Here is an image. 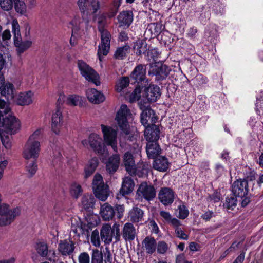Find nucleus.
Wrapping results in <instances>:
<instances>
[{"instance_id": "1", "label": "nucleus", "mask_w": 263, "mask_h": 263, "mask_svg": "<svg viewBox=\"0 0 263 263\" xmlns=\"http://www.w3.org/2000/svg\"><path fill=\"white\" fill-rule=\"evenodd\" d=\"M130 115V111L127 106L122 104L117 114L116 120L120 129L125 135V139L129 141L134 142L136 140L137 135L130 132L127 118Z\"/></svg>"}, {"instance_id": "2", "label": "nucleus", "mask_w": 263, "mask_h": 263, "mask_svg": "<svg viewBox=\"0 0 263 263\" xmlns=\"http://www.w3.org/2000/svg\"><path fill=\"white\" fill-rule=\"evenodd\" d=\"M83 20L87 25L91 15L100 9L99 0H78L77 3Z\"/></svg>"}, {"instance_id": "3", "label": "nucleus", "mask_w": 263, "mask_h": 263, "mask_svg": "<svg viewBox=\"0 0 263 263\" xmlns=\"http://www.w3.org/2000/svg\"><path fill=\"white\" fill-rule=\"evenodd\" d=\"M12 31L14 35V44L17 48V51L20 54L28 49L32 44V42L26 40L22 41L19 24L16 20L12 22Z\"/></svg>"}, {"instance_id": "4", "label": "nucleus", "mask_w": 263, "mask_h": 263, "mask_svg": "<svg viewBox=\"0 0 263 263\" xmlns=\"http://www.w3.org/2000/svg\"><path fill=\"white\" fill-rule=\"evenodd\" d=\"M92 187L96 197L99 200L104 201L109 196L108 187L105 185L103 178L99 174H96L94 176Z\"/></svg>"}, {"instance_id": "5", "label": "nucleus", "mask_w": 263, "mask_h": 263, "mask_svg": "<svg viewBox=\"0 0 263 263\" xmlns=\"http://www.w3.org/2000/svg\"><path fill=\"white\" fill-rule=\"evenodd\" d=\"M146 65L138 64L134 69L130 75L131 84H138L140 86H146L149 80L146 77Z\"/></svg>"}, {"instance_id": "6", "label": "nucleus", "mask_w": 263, "mask_h": 263, "mask_svg": "<svg viewBox=\"0 0 263 263\" xmlns=\"http://www.w3.org/2000/svg\"><path fill=\"white\" fill-rule=\"evenodd\" d=\"M98 31L100 33L101 43L98 47L97 54L101 61V56H106L109 52L111 35L107 30L100 26L98 27Z\"/></svg>"}, {"instance_id": "7", "label": "nucleus", "mask_w": 263, "mask_h": 263, "mask_svg": "<svg viewBox=\"0 0 263 263\" xmlns=\"http://www.w3.org/2000/svg\"><path fill=\"white\" fill-rule=\"evenodd\" d=\"M78 67L81 74L85 79L98 86L100 84L99 76L97 72L86 63L82 60L78 61Z\"/></svg>"}, {"instance_id": "8", "label": "nucleus", "mask_w": 263, "mask_h": 263, "mask_svg": "<svg viewBox=\"0 0 263 263\" xmlns=\"http://www.w3.org/2000/svg\"><path fill=\"white\" fill-rule=\"evenodd\" d=\"M20 213V209L17 207L9 210L8 205L5 203L0 204V225L10 224Z\"/></svg>"}, {"instance_id": "9", "label": "nucleus", "mask_w": 263, "mask_h": 263, "mask_svg": "<svg viewBox=\"0 0 263 263\" xmlns=\"http://www.w3.org/2000/svg\"><path fill=\"white\" fill-rule=\"evenodd\" d=\"M101 127L104 142L107 145L111 146L114 151L117 152L118 150L117 131L112 127L103 124H101Z\"/></svg>"}, {"instance_id": "10", "label": "nucleus", "mask_w": 263, "mask_h": 263, "mask_svg": "<svg viewBox=\"0 0 263 263\" xmlns=\"http://www.w3.org/2000/svg\"><path fill=\"white\" fill-rule=\"evenodd\" d=\"M40 141L27 140L24 145L23 155L26 159L38 158L41 150Z\"/></svg>"}, {"instance_id": "11", "label": "nucleus", "mask_w": 263, "mask_h": 263, "mask_svg": "<svg viewBox=\"0 0 263 263\" xmlns=\"http://www.w3.org/2000/svg\"><path fill=\"white\" fill-rule=\"evenodd\" d=\"M137 195L141 199H144L147 201H151L155 198L156 191L152 184H148L146 182H142L139 185Z\"/></svg>"}, {"instance_id": "12", "label": "nucleus", "mask_w": 263, "mask_h": 263, "mask_svg": "<svg viewBox=\"0 0 263 263\" xmlns=\"http://www.w3.org/2000/svg\"><path fill=\"white\" fill-rule=\"evenodd\" d=\"M170 70L171 69L166 65H155L148 71V74L149 76H155L156 77L155 81L157 83H160L167 77Z\"/></svg>"}, {"instance_id": "13", "label": "nucleus", "mask_w": 263, "mask_h": 263, "mask_svg": "<svg viewBox=\"0 0 263 263\" xmlns=\"http://www.w3.org/2000/svg\"><path fill=\"white\" fill-rule=\"evenodd\" d=\"M88 142L90 147L95 152L99 154H103L104 151V145L102 143V138L96 134H91L89 135L88 140H84L82 143L85 145Z\"/></svg>"}, {"instance_id": "14", "label": "nucleus", "mask_w": 263, "mask_h": 263, "mask_svg": "<svg viewBox=\"0 0 263 263\" xmlns=\"http://www.w3.org/2000/svg\"><path fill=\"white\" fill-rule=\"evenodd\" d=\"M157 119L154 111L149 107L143 109L140 115V121L144 127L155 124Z\"/></svg>"}, {"instance_id": "15", "label": "nucleus", "mask_w": 263, "mask_h": 263, "mask_svg": "<svg viewBox=\"0 0 263 263\" xmlns=\"http://www.w3.org/2000/svg\"><path fill=\"white\" fill-rule=\"evenodd\" d=\"M0 92L8 101L14 99V87L11 83H5L4 78H0Z\"/></svg>"}, {"instance_id": "16", "label": "nucleus", "mask_w": 263, "mask_h": 263, "mask_svg": "<svg viewBox=\"0 0 263 263\" xmlns=\"http://www.w3.org/2000/svg\"><path fill=\"white\" fill-rule=\"evenodd\" d=\"M175 193L170 187H162L158 193V199L164 205H171L174 201Z\"/></svg>"}, {"instance_id": "17", "label": "nucleus", "mask_w": 263, "mask_h": 263, "mask_svg": "<svg viewBox=\"0 0 263 263\" xmlns=\"http://www.w3.org/2000/svg\"><path fill=\"white\" fill-rule=\"evenodd\" d=\"M231 191L236 197H242L248 193V182L245 179H240L235 181Z\"/></svg>"}, {"instance_id": "18", "label": "nucleus", "mask_w": 263, "mask_h": 263, "mask_svg": "<svg viewBox=\"0 0 263 263\" xmlns=\"http://www.w3.org/2000/svg\"><path fill=\"white\" fill-rule=\"evenodd\" d=\"M63 117L61 108L57 105L55 112H53L51 117V128L52 131L56 134H59L60 129L62 126Z\"/></svg>"}, {"instance_id": "19", "label": "nucleus", "mask_w": 263, "mask_h": 263, "mask_svg": "<svg viewBox=\"0 0 263 263\" xmlns=\"http://www.w3.org/2000/svg\"><path fill=\"white\" fill-rule=\"evenodd\" d=\"M75 249L74 243L70 239L60 240L58 250L63 256H70L72 254Z\"/></svg>"}, {"instance_id": "20", "label": "nucleus", "mask_w": 263, "mask_h": 263, "mask_svg": "<svg viewBox=\"0 0 263 263\" xmlns=\"http://www.w3.org/2000/svg\"><path fill=\"white\" fill-rule=\"evenodd\" d=\"M158 126L154 124L145 127L144 136L147 142H157L160 137Z\"/></svg>"}, {"instance_id": "21", "label": "nucleus", "mask_w": 263, "mask_h": 263, "mask_svg": "<svg viewBox=\"0 0 263 263\" xmlns=\"http://www.w3.org/2000/svg\"><path fill=\"white\" fill-rule=\"evenodd\" d=\"M144 92L145 97L149 102H154L161 96V91L158 86L150 84L148 87H145Z\"/></svg>"}, {"instance_id": "22", "label": "nucleus", "mask_w": 263, "mask_h": 263, "mask_svg": "<svg viewBox=\"0 0 263 263\" xmlns=\"http://www.w3.org/2000/svg\"><path fill=\"white\" fill-rule=\"evenodd\" d=\"M120 163V157L119 154H114L109 157L106 163V170L110 174L116 172Z\"/></svg>"}, {"instance_id": "23", "label": "nucleus", "mask_w": 263, "mask_h": 263, "mask_svg": "<svg viewBox=\"0 0 263 263\" xmlns=\"http://www.w3.org/2000/svg\"><path fill=\"white\" fill-rule=\"evenodd\" d=\"M134 185V182L130 177H125L122 181V186L117 198H119V196H125L129 194L133 191Z\"/></svg>"}, {"instance_id": "24", "label": "nucleus", "mask_w": 263, "mask_h": 263, "mask_svg": "<svg viewBox=\"0 0 263 263\" xmlns=\"http://www.w3.org/2000/svg\"><path fill=\"white\" fill-rule=\"evenodd\" d=\"M136 236V231L133 224L127 222L124 224L122 230V237L126 241L134 240Z\"/></svg>"}, {"instance_id": "25", "label": "nucleus", "mask_w": 263, "mask_h": 263, "mask_svg": "<svg viewBox=\"0 0 263 263\" xmlns=\"http://www.w3.org/2000/svg\"><path fill=\"white\" fill-rule=\"evenodd\" d=\"M33 93L31 91L20 93L14 98V101L17 105H28L32 103Z\"/></svg>"}, {"instance_id": "26", "label": "nucleus", "mask_w": 263, "mask_h": 263, "mask_svg": "<svg viewBox=\"0 0 263 263\" xmlns=\"http://www.w3.org/2000/svg\"><path fill=\"white\" fill-rule=\"evenodd\" d=\"M115 213L114 208L108 203H105L101 205L100 214L103 220H112L115 216Z\"/></svg>"}, {"instance_id": "27", "label": "nucleus", "mask_w": 263, "mask_h": 263, "mask_svg": "<svg viewBox=\"0 0 263 263\" xmlns=\"http://www.w3.org/2000/svg\"><path fill=\"white\" fill-rule=\"evenodd\" d=\"M86 95L88 100L95 104H99L105 100V97L103 94L95 88L88 89L86 92Z\"/></svg>"}, {"instance_id": "28", "label": "nucleus", "mask_w": 263, "mask_h": 263, "mask_svg": "<svg viewBox=\"0 0 263 263\" xmlns=\"http://www.w3.org/2000/svg\"><path fill=\"white\" fill-rule=\"evenodd\" d=\"M146 153L148 158L155 159L159 156L161 149L157 142H148L146 148Z\"/></svg>"}, {"instance_id": "29", "label": "nucleus", "mask_w": 263, "mask_h": 263, "mask_svg": "<svg viewBox=\"0 0 263 263\" xmlns=\"http://www.w3.org/2000/svg\"><path fill=\"white\" fill-rule=\"evenodd\" d=\"M123 164L126 171L130 175L135 172L134 167L136 166L133 154L129 152H126L123 156Z\"/></svg>"}, {"instance_id": "30", "label": "nucleus", "mask_w": 263, "mask_h": 263, "mask_svg": "<svg viewBox=\"0 0 263 263\" xmlns=\"http://www.w3.org/2000/svg\"><path fill=\"white\" fill-rule=\"evenodd\" d=\"M142 247L147 254L154 253L157 248V242L152 237L147 236L142 242Z\"/></svg>"}, {"instance_id": "31", "label": "nucleus", "mask_w": 263, "mask_h": 263, "mask_svg": "<svg viewBox=\"0 0 263 263\" xmlns=\"http://www.w3.org/2000/svg\"><path fill=\"white\" fill-rule=\"evenodd\" d=\"M118 20L119 23L120 24V26H126L128 27L133 21V14L132 11L129 10L122 11L118 16Z\"/></svg>"}, {"instance_id": "32", "label": "nucleus", "mask_w": 263, "mask_h": 263, "mask_svg": "<svg viewBox=\"0 0 263 263\" xmlns=\"http://www.w3.org/2000/svg\"><path fill=\"white\" fill-rule=\"evenodd\" d=\"M144 212L137 206L133 207L129 212L128 218L133 223H138L143 220Z\"/></svg>"}, {"instance_id": "33", "label": "nucleus", "mask_w": 263, "mask_h": 263, "mask_svg": "<svg viewBox=\"0 0 263 263\" xmlns=\"http://www.w3.org/2000/svg\"><path fill=\"white\" fill-rule=\"evenodd\" d=\"M101 239L105 243H110L112 239V229L109 224L103 225L100 231Z\"/></svg>"}, {"instance_id": "34", "label": "nucleus", "mask_w": 263, "mask_h": 263, "mask_svg": "<svg viewBox=\"0 0 263 263\" xmlns=\"http://www.w3.org/2000/svg\"><path fill=\"white\" fill-rule=\"evenodd\" d=\"M135 172L131 173V176H137L139 177H143L147 175L148 173L149 166L147 163L143 162H139L134 167Z\"/></svg>"}, {"instance_id": "35", "label": "nucleus", "mask_w": 263, "mask_h": 263, "mask_svg": "<svg viewBox=\"0 0 263 263\" xmlns=\"http://www.w3.org/2000/svg\"><path fill=\"white\" fill-rule=\"evenodd\" d=\"M169 166L167 159L164 156L156 159L153 163V167L155 170L160 172L166 171Z\"/></svg>"}, {"instance_id": "36", "label": "nucleus", "mask_w": 263, "mask_h": 263, "mask_svg": "<svg viewBox=\"0 0 263 263\" xmlns=\"http://www.w3.org/2000/svg\"><path fill=\"white\" fill-rule=\"evenodd\" d=\"M133 49L137 55L141 56L147 50V44L145 40H139L134 43Z\"/></svg>"}, {"instance_id": "37", "label": "nucleus", "mask_w": 263, "mask_h": 263, "mask_svg": "<svg viewBox=\"0 0 263 263\" xmlns=\"http://www.w3.org/2000/svg\"><path fill=\"white\" fill-rule=\"evenodd\" d=\"M95 199L92 195L85 194L81 199V205L86 211H90L94 206Z\"/></svg>"}, {"instance_id": "38", "label": "nucleus", "mask_w": 263, "mask_h": 263, "mask_svg": "<svg viewBox=\"0 0 263 263\" xmlns=\"http://www.w3.org/2000/svg\"><path fill=\"white\" fill-rule=\"evenodd\" d=\"M130 47L126 44L123 46L117 48L114 54V58L118 60H123L125 59L129 53Z\"/></svg>"}, {"instance_id": "39", "label": "nucleus", "mask_w": 263, "mask_h": 263, "mask_svg": "<svg viewBox=\"0 0 263 263\" xmlns=\"http://www.w3.org/2000/svg\"><path fill=\"white\" fill-rule=\"evenodd\" d=\"M208 6L215 14H218L223 10L222 4L219 0H208Z\"/></svg>"}, {"instance_id": "40", "label": "nucleus", "mask_w": 263, "mask_h": 263, "mask_svg": "<svg viewBox=\"0 0 263 263\" xmlns=\"http://www.w3.org/2000/svg\"><path fill=\"white\" fill-rule=\"evenodd\" d=\"M90 263H103V253L98 249H93Z\"/></svg>"}, {"instance_id": "41", "label": "nucleus", "mask_w": 263, "mask_h": 263, "mask_svg": "<svg viewBox=\"0 0 263 263\" xmlns=\"http://www.w3.org/2000/svg\"><path fill=\"white\" fill-rule=\"evenodd\" d=\"M204 36L210 42H214V39L217 37V31L213 27H209L205 29Z\"/></svg>"}, {"instance_id": "42", "label": "nucleus", "mask_w": 263, "mask_h": 263, "mask_svg": "<svg viewBox=\"0 0 263 263\" xmlns=\"http://www.w3.org/2000/svg\"><path fill=\"white\" fill-rule=\"evenodd\" d=\"M14 6L17 13L24 15L26 12V6L22 0H16L14 2Z\"/></svg>"}, {"instance_id": "43", "label": "nucleus", "mask_w": 263, "mask_h": 263, "mask_svg": "<svg viewBox=\"0 0 263 263\" xmlns=\"http://www.w3.org/2000/svg\"><path fill=\"white\" fill-rule=\"evenodd\" d=\"M82 193L83 190L80 184L77 183H73L71 184L70 194L72 197L77 199L82 195Z\"/></svg>"}, {"instance_id": "44", "label": "nucleus", "mask_w": 263, "mask_h": 263, "mask_svg": "<svg viewBox=\"0 0 263 263\" xmlns=\"http://www.w3.org/2000/svg\"><path fill=\"white\" fill-rule=\"evenodd\" d=\"M37 165L36 160L28 161L27 163L26 170L30 175V177H32L37 170Z\"/></svg>"}, {"instance_id": "45", "label": "nucleus", "mask_w": 263, "mask_h": 263, "mask_svg": "<svg viewBox=\"0 0 263 263\" xmlns=\"http://www.w3.org/2000/svg\"><path fill=\"white\" fill-rule=\"evenodd\" d=\"M10 101H5L0 98V114L1 115H6L10 112L11 109L9 107V102Z\"/></svg>"}, {"instance_id": "46", "label": "nucleus", "mask_w": 263, "mask_h": 263, "mask_svg": "<svg viewBox=\"0 0 263 263\" xmlns=\"http://www.w3.org/2000/svg\"><path fill=\"white\" fill-rule=\"evenodd\" d=\"M36 250L38 254L42 257H46L48 252L47 245L43 242H40L37 244Z\"/></svg>"}, {"instance_id": "47", "label": "nucleus", "mask_w": 263, "mask_h": 263, "mask_svg": "<svg viewBox=\"0 0 263 263\" xmlns=\"http://www.w3.org/2000/svg\"><path fill=\"white\" fill-rule=\"evenodd\" d=\"M129 83H130V78L125 77H123L117 85V90L121 92L124 88L128 86Z\"/></svg>"}, {"instance_id": "48", "label": "nucleus", "mask_w": 263, "mask_h": 263, "mask_svg": "<svg viewBox=\"0 0 263 263\" xmlns=\"http://www.w3.org/2000/svg\"><path fill=\"white\" fill-rule=\"evenodd\" d=\"M0 138L3 146L7 149H10L12 146L11 137L8 135L0 134Z\"/></svg>"}, {"instance_id": "49", "label": "nucleus", "mask_w": 263, "mask_h": 263, "mask_svg": "<svg viewBox=\"0 0 263 263\" xmlns=\"http://www.w3.org/2000/svg\"><path fill=\"white\" fill-rule=\"evenodd\" d=\"M179 211L178 217L181 219H184L186 218L189 214V211L186 206L183 204L180 205L178 207Z\"/></svg>"}, {"instance_id": "50", "label": "nucleus", "mask_w": 263, "mask_h": 263, "mask_svg": "<svg viewBox=\"0 0 263 263\" xmlns=\"http://www.w3.org/2000/svg\"><path fill=\"white\" fill-rule=\"evenodd\" d=\"M91 242L96 247H99L100 245L99 232L97 229L93 230L92 232Z\"/></svg>"}, {"instance_id": "51", "label": "nucleus", "mask_w": 263, "mask_h": 263, "mask_svg": "<svg viewBox=\"0 0 263 263\" xmlns=\"http://www.w3.org/2000/svg\"><path fill=\"white\" fill-rule=\"evenodd\" d=\"M13 3L12 0H0V6L3 10L8 11L13 8Z\"/></svg>"}, {"instance_id": "52", "label": "nucleus", "mask_w": 263, "mask_h": 263, "mask_svg": "<svg viewBox=\"0 0 263 263\" xmlns=\"http://www.w3.org/2000/svg\"><path fill=\"white\" fill-rule=\"evenodd\" d=\"M102 253L103 257H104L103 259L104 263H112V255L108 248H105Z\"/></svg>"}, {"instance_id": "53", "label": "nucleus", "mask_w": 263, "mask_h": 263, "mask_svg": "<svg viewBox=\"0 0 263 263\" xmlns=\"http://www.w3.org/2000/svg\"><path fill=\"white\" fill-rule=\"evenodd\" d=\"M157 247V252L159 254H164L168 249L167 244L164 241H159Z\"/></svg>"}, {"instance_id": "54", "label": "nucleus", "mask_w": 263, "mask_h": 263, "mask_svg": "<svg viewBox=\"0 0 263 263\" xmlns=\"http://www.w3.org/2000/svg\"><path fill=\"white\" fill-rule=\"evenodd\" d=\"M79 263H90V256L88 253L82 252L78 256Z\"/></svg>"}, {"instance_id": "55", "label": "nucleus", "mask_w": 263, "mask_h": 263, "mask_svg": "<svg viewBox=\"0 0 263 263\" xmlns=\"http://www.w3.org/2000/svg\"><path fill=\"white\" fill-rule=\"evenodd\" d=\"M42 138V131L41 129L36 130L28 138L31 141H40Z\"/></svg>"}, {"instance_id": "56", "label": "nucleus", "mask_w": 263, "mask_h": 263, "mask_svg": "<svg viewBox=\"0 0 263 263\" xmlns=\"http://www.w3.org/2000/svg\"><path fill=\"white\" fill-rule=\"evenodd\" d=\"M80 101V97L77 95H71L67 98V103L68 104L76 106Z\"/></svg>"}, {"instance_id": "57", "label": "nucleus", "mask_w": 263, "mask_h": 263, "mask_svg": "<svg viewBox=\"0 0 263 263\" xmlns=\"http://www.w3.org/2000/svg\"><path fill=\"white\" fill-rule=\"evenodd\" d=\"M112 237L114 236L116 241H118L120 239V233L119 226L116 224H114L112 229Z\"/></svg>"}, {"instance_id": "58", "label": "nucleus", "mask_w": 263, "mask_h": 263, "mask_svg": "<svg viewBox=\"0 0 263 263\" xmlns=\"http://www.w3.org/2000/svg\"><path fill=\"white\" fill-rule=\"evenodd\" d=\"M176 235L177 237L182 240H187L189 236L186 234L180 228H177L175 230Z\"/></svg>"}, {"instance_id": "59", "label": "nucleus", "mask_w": 263, "mask_h": 263, "mask_svg": "<svg viewBox=\"0 0 263 263\" xmlns=\"http://www.w3.org/2000/svg\"><path fill=\"white\" fill-rule=\"evenodd\" d=\"M124 210L125 207L123 204H116L115 211H116L117 213V215L119 219H121L123 217Z\"/></svg>"}, {"instance_id": "60", "label": "nucleus", "mask_w": 263, "mask_h": 263, "mask_svg": "<svg viewBox=\"0 0 263 263\" xmlns=\"http://www.w3.org/2000/svg\"><path fill=\"white\" fill-rule=\"evenodd\" d=\"M145 87V86H140L138 85V84H136V87L132 94V96H133V98L135 99L138 100L140 98L141 88Z\"/></svg>"}, {"instance_id": "61", "label": "nucleus", "mask_w": 263, "mask_h": 263, "mask_svg": "<svg viewBox=\"0 0 263 263\" xmlns=\"http://www.w3.org/2000/svg\"><path fill=\"white\" fill-rule=\"evenodd\" d=\"M175 263H192V262L187 260L184 254L182 253L176 256Z\"/></svg>"}, {"instance_id": "62", "label": "nucleus", "mask_w": 263, "mask_h": 263, "mask_svg": "<svg viewBox=\"0 0 263 263\" xmlns=\"http://www.w3.org/2000/svg\"><path fill=\"white\" fill-rule=\"evenodd\" d=\"M99 164L98 159L96 157L92 158L88 162L87 166L96 170Z\"/></svg>"}, {"instance_id": "63", "label": "nucleus", "mask_w": 263, "mask_h": 263, "mask_svg": "<svg viewBox=\"0 0 263 263\" xmlns=\"http://www.w3.org/2000/svg\"><path fill=\"white\" fill-rule=\"evenodd\" d=\"M168 223L172 225L175 228V230H176L177 228H180V226L181 225V222L178 219L172 217Z\"/></svg>"}, {"instance_id": "64", "label": "nucleus", "mask_w": 263, "mask_h": 263, "mask_svg": "<svg viewBox=\"0 0 263 263\" xmlns=\"http://www.w3.org/2000/svg\"><path fill=\"white\" fill-rule=\"evenodd\" d=\"M237 197L238 198V201L241 203V206L242 207L246 206L250 202V199L246 195Z\"/></svg>"}]
</instances>
